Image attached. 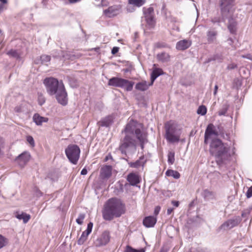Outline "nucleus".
Instances as JSON below:
<instances>
[{"label":"nucleus","mask_w":252,"mask_h":252,"mask_svg":"<svg viewBox=\"0 0 252 252\" xmlns=\"http://www.w3.org/2000/svg\"><path fill=\"white\" fill-rule=\"evenodd\" d=\"M172 204L175 207H178L179 205V203L178 201H172Z\"/></svg>","instance_id":"49"},{"label":"nucleus","mask_w":252,"mask_h":252,"mask_svg":"<svg viewBox=\"0 0 252 252\" xmlns=\"http://www.w3.org/2000/svg\"><path fill=\"white\" fill-rule=\"evenodd\" d=\"M120 8V5H113L109 7L107 9L104 10L103 12L105 14L110 13L112 14V16H115L117 14L116 12L119 11Z\"/></svg>","instance_id":"23"},{"label":"nucleus","mask_w":252,"mask_h":252,"mask_svg":"<svg viewBox=\"0 0 252 252\" xmlns=\"http://www.w3.org/2000/svg\"><path fill=\"white\" fill-rule=\"evenodd\" d=\"M146 2L145 0H128L129 4L136 6L137 7H140L144 5Z\"/></svg>","instance_id":"30"},{"label":"nucleus","mask_w":252,"mask_h":252,"mask_svg":"<svg viewBox=\"0 0 252 252\" xmlns=\"http://www.w3.org/2000/svg\"><path fill=\"white\" fill-rule=\"evenodd\" d=\"M160 207L159 206L156 207V208H155V210H154V215L156 216L158 214V213L160 211Z\"/></svg>","instance_id":"45"},{"label":"nucleus","mask_w":252,"mask_h":252,"mask_svg":"<svg viewBox=\"0 0 252 252\" xmlns=\"http://www.w3.org/2000/svg\"><path fill=\"white\" fill-rule=\"evenodd\" d=\"M191 42L189 40L184 39L178 41L176 44V48L179 50H185L190 47Z\"/></svg>","instance_id":"14"},{"label":"nucleus","mask_w":252,"mask_h":252,"mask_svg":"<svg viewBox=\"0 0 252 252\" xmlns=\"http://www.w3.org/2000/svg\"><path fill=\"white\" fill-rule=\"evenodd\" d=\"M80 0H69V2L73 3L79 1Z\"/></svg>","instance_id":"53"},{"label":"nucleus","mask_w":252,"mask_h":252,"mask_svg":"<svg viewBox=\"0 0 252 252\" xmlns=\"http://www.w3.org/2000/svg\"><path fill=\"white\" fill-rule=\"evenodd\" d=\"M229 148L218 138L213 139L210 143L209 152L214 156L217 161L224 162L230 157Z\"/></svg>","instance_id":"4"},{"label":"nucleus","mask_w":252,"mask_h":252,"mask_svg":"<svg viewBox=\"0 0 252 252\" xmlns=\"http://www.w3.org/2000/svg\"><path fill=\"white\" fill-rule=\"evenodd\" d=\"M8 243V239L3 235L0 234V249L6 246Z\"/></svg>","instance_id":"32"},{"label":"nucleus","mask_w":252,"mask_h":252,"mask_svg":"<svg viewBox=\"0 0 252 252\" xmlns=\"http://www.w3.org/2000/svg\"><path fill=\"white\" fill-rule=\"evenodd\" d=\"M127 180L131 186H136L140 182L139 176L136 173H131L127 176Z\"/></svg>","instance_id":"15"},{"label":"nucleus","mask_w":252,"mask_h":252,"mask_svg":"<svg viewBox=\"0 0 252 252\" xmlns=\"http://www.w3.org/2000/svg\"><path fill=\"white\" fill-rule=\"evenodd\" d=\"M38 102L40 105H42L45 102V98L41 93L38 94Z\"/></svg>","instance_id":"37"},{"label":"nucleus","mask_w":252,"mask_h":252,"mask_svg":"<svg viewBox=\"0 0 252 252\" xmlns=\"http://www.w3.org/2000/svg\"><path fill=\"white\" fill-rule=\"evenodd\" d=\"M150 83L148 84L146 81H143L136 84L135 89L140 91H145L147 90L150 86Z\"/></svg>","instance_id":"24"},{"label":"nucleus","mask_w":252,"mask_h":252,"mask_svg":"<svg viewBox=\"0 0 252 252\" xmlns=\"http://www.w3.org/2000/svg\"><path fill=\"white\" fill-rule=\"evenodd\" d=\"M7 54L12 57L15 58L16 59H18L20 58V54L16 50L11 49L10 51H8Z\"/></svg>","instance_id":"33"},{"label":"nucleus","mask_w":252,"mask_h":252,"mask_svg":"<svg viewBox=\"0 0 252 252\" xmlns=\"http://www.w3.org/2000/svg\"><path fill=\"white\" fill-rule=\"evenodd\" d=\"M226 111H227L226 108H223L219 112V115L220 116L225 115L226 113Z\"/></svg>","instance_id":"43"},{"label":"nucleus","mask_w":252,"mask_h":252,"mask_svg":"<svg viewBox=\"0 0 252 252\" xmlns=\"http://www.w3.org/2000/svg\"><path fill=\"white\" fill-rule=\"evenodd\" d=\"M51 60V58L49 56L46 55H43L40 56V60L41 63L44 64L49 62Z\"/></svg>","instance_id":"36"},{"label":"nucleus","mask_w":252,"mask_h":252,"mask_svg":"<svg viewBox=\"0 0 252 252\" xmlns=\"http://www.w3.org/2000/svg\"><path fill=\"white\" fill-rule=\"evenodd\" d=\"M66 157L73 164H76L79 158L80 150L76 145H69L65 150Z\"/></svg>","instance_id":"7"},{"label":"nucleus","mask_w":252,"mask_h":252,"mask_svg":"<svg viewBox=\"0 0 252 252\" xmlns=\"http://www.w3.org/2000/svg\"><path fill=\"white\" fill-rule=\"evenodd\" d=\"M104 1V0H101V4H102V5H104V4H103Z\"/></svg>","instance_id":"55"},{"label":"nucleus","mask_w":252,"mask_h":252,"mask_svg":"<svg viewBox=\"0 0 252 252\" xmlns=\"http://www.w3.org/2000/svg\"><path fill=\"white\" fill-rule=\"evenodd\" d=\"M239 223V219L237 218L229 220L223 224H222L219 228V230H228L232 228L237 226Z\"/></svg>","instance_id":"10"},{"label":"nucleus","mask_w":252,"mask_h":252,"mask_svg":"<svg viewBox=\"0 0 252 252\" xmlns=\"http://www.w3.org/2000/svg\"><path fill=\"white\" fill-rule=\"evenodd\" d=\"M157 222V219L153 216L146 217L143 220V224L147 227H153Z\"/></svg>","instance_id":"18"},{"label":"nucleus","mask_w":252,"mask_h":252,"mask_svg":"<svg viewBox=\"0 0 252 252\" xmlns=\"http://www.w3.org/2000/svg\"><path fill=\"white\" fill-rule=\"evenodd\" d=\"M218 132L216 130L214 126L210 124L208 126L205 132L204 142L207 143L208 139H213V136H218Z\"/></svg>","instance_id":"11"},{"label":"nucleus","mask_w":252,"mask_h":252,"mask_svg":"<svg viewBox=\"0 0 252 252\" xmlns=\"http://www.w3.org/2000/svg\"><path fill=\"white\" fill-rule=\"evenodd\" d=\"M16 217L19 220H23V222L26 223L30 219L31 216L30 215L23 213L22 214H18Z\"/></svg>","instance_id":"27"},{"label":"nucleus","mask_w":252,"mask_h":252,"mask_svg":"<svg viewBox=\"0 0 252 252\" xmlns=\"http://www.w3.org/2000/svg\"><path fill=\"white\" fill-rule=\"evenodd\" d=\"M164 8H165V6H164V5H162V10H164Z\"/></svg>","instance_id":"56"},{"label":"nucleus","mask_w":252,"mask_h":252,"mask_svg":"<svg viewBox=\"0 0 252 252\" xmlns=\"http://www.w3.org/2000/svg\"><path fill=\"white\" fill-rule=\"evenodd\" d=\"M112 166L105 165L101 168V176L103 178H109L112 175Z\"/></svg>","instance_id":"16"},{"label":"nucleus","mask_w":252,"mask_h":252,"mask_svg":"<svg viewBox=\"0 0 252 252\" xmlns=\"http://www.w3.org/2000/svg\"><path fill=\"white\" fill-rule=\"evenodd\" d=\"M175 153L173 152H169L168 154V162L169 163L172 164L175 160Z\"/></svg>","instance_id":"34"},{"label":"nucleus","mask_w":252,"mask_h":252,"mask_svg":"<svg viewBox=\"0 0 252 252\" xmlns=\"http://www.w3.org/2000/svg\"><path fill=\"white\" fill-rule=\"evenodd\" d=\"M134 82L119 77H112L108 81L109 86L125 89L126 91H131L133 89Z\"/></svg>","instance_id":"6"},{"label":"nucleus","mask_w":252,"mask_h":252,"mask_svg":"<svg viewBox=\"0 0 252 252\" xmlns=\"http://www.w3.org/2000/svg\"><path fill=\"white\" fill-rule=\"evenodd\" d=\"M33 121L37 126H41L43 123H47L48 119L46 117H42L36 113L33 116Z\"/></svg>","instance_id":"19"},{"label":"nucleus","mask_w":252,"mask_h":252,"mask_svg":"<svg viewBox=\"0 0 252 252\" xmlns=\"http://www.w3.org/2000/svg\"><path fill=\"white\" fill-rule=\"evenodd\" d=\"M227 42L229 45H232V44L233 43V40H232V38H229V39H228Z\"/></svg>","instance_id":"52"},{"label":"nucleus","mask_w":252,"mask_h":252,"mask_svg":"<svg viewBox=\"0 0 252 252\" xmlns=\"http://www.w3.org/2000/svg\"><path fill=\"white\" fill-rule=\"evenodd\" d=\"M0 1L2 4H6L7 2V0H0Z\"/></svg>","instance_id":"54"},{"label":"nucleus","mask_w":252,"mask_h":252,"mask_svg":"<svg viewBox=\"0 0 252 252\" xmlns=\"http://www.w3.org/2000/svg\"><path fill=\"white\" fill-rule=\"evenodd\" d=\"M207 112V108L204 105L200 106L197 111V113L198 114H200L201 115H204L206 114Z\"/></svg>","instance_id":"35"},{"label":"nucleus","mask_w":252,"mask_h":252,"mask_svg":"<svg viewBox=\"0 0 252 252\" xmlns=\"http://www.w3.org/2000/svg\"><path fill=\"white\" fill-rule=\"evenodd\" d=\"M174 209L169 208L167 210V214L168 215H169L171 214V213L173 211Z\"/></svg>","instance_id":"48"},{"label":"nucleus","mask_w":252,"mask_h":252,"mask_svg":"<svg viewBox=\"0 0 252 252\" xmlns=\"http://www.w3.org/2000/svg\"><path fill=\"white\" fill-rule=\"evenodd\" d=\"M44 84L47 93L51 95L55 94L59 103L63 105L67 104V93L62 81L59 82L56 78L50 77L44 79Z\"/></svg>","instance_id":"2"},{"label":"nucleus","mask_w":252,"mask_h":252,"mask_svg":"<svg viewBox=\"0 0 252 252\" xmlns=\"http://www.w3.org/2000/svg\"><path fill=\"white\" fill-rule=\"evenodd\" d=\"M3 140L2 138L0 137V154L1 153V149L3 147Z\"/></svg>","instance_id":"46"},{"label":"nucleus","mask_w":252,"mask_h":252,"mask_svg":"<svg viewBox=\"0 0 252 252\" xmlns=\"http://www.w3.org/2000/svg\"><path fill=\"white\" fill-rule=\"evenodd\" d=\"M143 12L144 16H153L154 12V9L152 6L148 7H144L143 8Z\"/></svg>","instance_id":"28"},{"label":"nucleus","mask_w":252,"mask_h":252,"mask_svg":"<svg viewBox=\"0 0 252 252\" xmlns=\"http://www.w3.org/2000/svg\"><path fill=\"white\" fill-rule=\"evenodd\" d=\"M89 234H90L87 233V231L86 230L84 231L82 233L80 238L78 240V244L79 245H82L84 243V242L87 240V237Z\"/></svg>","instance_id":"31"},{"label":"nucleus","mask_w":252,"mask_h":252,"mask_svg":"<svg viewBox=\"0 0 252 252\" xmlns=\"http://www.w3.org/2000/svg\"><path fill=\"white\" fill-rule=\"evenodd\" d=\"M119 48L118 47H114L111 51V53L113 55L116 54L119 51Z\"/></svg>","instance_id":"44"},{"label":"nucleus","mask_w":252,"mask_h":252,"mask_svg":"<svg viewBox=\"0 0 252 252\" xmlns=\"http://www.w3.org/2000/svg\"><path fill=\"white\" fill-rule=\"evenodd\" d=\"M30 154L28 152H24L16 158V161L21 166H24L30 159Z\"/></svg>","instance_id":"12"},{"label":"nucleus","mask_w":252,"mask_h":252,"mask_svg":"<svg viewBox=\"0 0 252 252\" xmlns=\"http://www.w3.org/2000/svg\"><path fill=\"white\" fill-rule=\"evenodd\" d=\"M105 160H108V157H106Z\"/></svg>","instance_id":"57"},{"label":"nucleus","mask_w":252,"mask_h":252,"mask_svg":"<svg viewBox=\"0 0 252 252\" xmlns=\"http://www.w3.org/2000/svg\"><path fill=\"white\" fill-rule=\"evenodd\" d=\"M246 196L249 198L252 196V186L249 188L246 193Z\"/></svg>","instance_id":"42"},{"label":"nucleus","mask_w":252,"mask_h":252,"mask_svg":"<svg viewBox=\"0 0 252 252\" xmlns=\"http://www.w3.org/2000/svg\"><path fill=\"white\" fill-rule=\"evenodd\" d=\"M217 34V32L215 30H210L207 32V38L209 43H213L216 41Z\"/></svg>","instance_id":"20"},{"label":"nucleus","mask_w":252,"mask_h":252,"mask_svg":"<svg viewBox=\"0 0 252 252\" xmlns=\"http://www.w3.org/2000/svg\"><path fill=\"white\" fill-rule=\"evenodd\" d=\"M146 162V159L145 157L144 156H142L135 162H129L128 164L131 167L138 168L141 166L143 167Z\"/></svg>","instance_id":"17"},{"label":"nucleus","mask_w":252,"mask_h":252,"mask_svg":"<svg viewBox=\"0 0 252 252\" xmlns=\"http://www.w3.org/2000/svg\"><path fill=\"white\" fill-rule=\"evenodd\" d=\"M237 23L233 17H228V29L230 32L234 34L236 31Z\"/></svg>","instance_id":"21"},{"label":"nucleus","mask_w":252,"mask_h":252,"mask_svg":"<svg viewBox=\"0 0 252 252\" xmlns=\"http://www.w3.org/2000/svg\"><path fill=\"white\" fill-rule=\"evenodd\" d=\"M27 141L32 147H33L34 146V141L32 136L29 135L27 136Z\"/></svg>","instance_id":"39"},{"label":"nucleus","mask_w":252,"mask_h":252,"mask_svg":"<svg viewBox=\"0 0 252 252\" xmlns=\"http://www.w3.org/2000/svg\"><path fill=\"white\" fill-rule=\"evenodd\" d=\"M113 122V117L112 116H108L100 121H98L97 123L99 126H105L108 127L110 126Z\"/></svg>","instance_id":"13"},{"label":"nucleus","mask_w":252,"mask_h":252,"mask_svg":"<svg viewBox=\"0 0 252 252\" xmlns=\"http://www.w3.org/2000/svg\"><path fill=\"white\" fill-rule=\"evenodd\" d=\"M125 252H144V251L142 250H136L131 248L129 246H127Z\"/></svg>","instance_id":"40"},{"label":"nucleus","mask_w":252,"mask_h":252,"mask_svg":"<svg viewBox=\"0 0 252 252\" xmlns=\"http://www.w3.org/2000/svg\"><path fill=\"white\" fill-rule=\"evenodd\" d=\"M85 217L84 214H80L78 218L76 219V221L79 224H82Z\"/></svg>","instance_id":"38"},{"label":"nucleus","mask_w":252,"mask_h":252,"mask_svg":"<svg viewBox=\"0 0 252 252\" xmlns=\"http://www.w3.org/2000/svg\"><path fill=\"white\" fill-rule=\"evenodd\" d=\"M166 175L168 176L173 177L175 179H179L180 177V174L178 171L173 170H168L166 171Z\"/></svg>","instance_id":"29"},{"label":"nucleus","mask_w":252,"mask_h":252,"mask_svg":"<svg viewBox=\"0 0 252 252\" xmlns=\"http://www.w3.org/2000/svg\"><path fill=\"white\" fill-rule=\"evenodd\" d=\"M5 9L4 5L0 3V13Z\"/></svg>","instance_id":"50"},{"label":"nucleus","mask_w":252,"mask_h":252,"mask_svg":"<svg viewBox=\"0 0 252 252\" xmlns=\"http://www.w3.org/2000/svg\"><path fill=\"white\" fill-rule=\"evenodd\" d=\"M144 18L146 22V26L148 28L151 29L154 27L156 21L153 17H144Z\"/></svg>","instance_id":"26"},{"label":"nucleus","mask_w":252,"mask_h":252,"mask_svg":"<svg viewBox=\"0 0 252 252\" xmlns=\"http://www.w3.org/2000/svg\"><path fill=\"white\" fill-rule=\"evenodd\" d=\"M235 0H221L220 7L223 15L230 13L234 6Z\"/></svg>","instance_id":"8"},{"label":"nucleus","mask_w":252,"mask_h":252,"mask_svg":"<svg viewBox=\"0 0 252 252\" xmlns=\"http://www.w3.org/2000/svg\"><path fill=\"white\" fill-rule=\"evenodd\" d=\"M218 86L216 85L215 86V90H214V95H216L217 93V91H218Z\"/></svg>","instance_id":"51"},{"label":"nucleus","mask_w":252,"mask_h":252,"mask_svg":"<svg viewBox=\"0 0 252 252\" xmlns=\"http://www.w3.org/2000/svg\"><path fill=\"white\" fill-rule=\"evenodd\" d=\"M157 57L158 60L162 62H167L169 61L170 59V56L165 52L159 53L157 55Z\"/></svg>","instance_id":"25"},{"label":"nucleus","mask_w":252,"mask_h":252,"mask_svg":"<svg viewBox=\"0 0 252 252\" xmlns=\"http://www.w3.org/2000/svg\"><path fill=\"white\" fill-rule=\"evenodd\" d=\"M110 239V235L109 231H105L94 241L96 247H101L108 244Z\"/></svg>","instance_id":"9"},{"label":"nucleus","mask_w":252,"mask_h":252,"mask_svg":"<svg viewBox=\"0 0 252 252\" xmlns=\"http://www.w3.org/2000/svg\"><path fill=\"white\" fill-rule=\"evenodd\" d=\"M124 212V206L121 201L116 198H111L105 204L102 216L105 220H111L114 217H120Z\"/></svg>","instance_id":"3"},{"label":"nucleus","mask_w":252,"mask_h":252,"mask_svg":"<svg viewBox=\"0 0 252 252\" xmlns=\"http://www.w3.org/2000/svg\"><path fill=\"white\" fill-rule=\"evenodd\" d=\"M162 74L163 72L161 68L155 67L151 74V82L150 83V85H153L155 79Z\"/></svg>","instance_id":"22"},{"label":"nucleus","mask_w":252,"mask_h":252,"mask_svg":"<svg viewBox=\"0 0 252 252\" xmlns=\"http://www.w3.org/2000/svg\"><path fill=\"white\" fill-rule=\"evenodd\" d=\"M165 129V137L168 142L174 143L178 142L179 141L181 129L176 123L173 121L166 123Z\"/></svg>","instance_id":"5"},{"label":"nucleus","mask_w":252,"mask_h":252,"mask_svg":"<svg viewBox=\"0 0 252 252\" xmlns=\"http://www.w3.org/2000/svg\"><path fill=\"white\" fill-rule=\"evenodd\" d=\"M142 128L141 124L132 120L126 125L125 129L126 136L119 147L122 154L126 155L127 153H131L136 151V140L134 136L140 142L141 148H144V144L147 142V134L141 130Z\"/></svg>","instance_id":"1"},{"label":"nucleus","mask_w":252,"mask_h":252,"mask_svg":"<svg viewBox=\"0 0 252 252\" xmlns=\"http://www.w3.org/2000/svg\"><path fill=\"white\" fill-rule=\"evenodd\" d=\"M81 175H85L87 174V170L86 168H83L81 172Z\"/></svg>","instance_id":"47"},{"label":"nucleus","mask_w":252,"mask_h":252,"mask_svg":"<svg viewBox=\"0 0 252 252\" xmlns=\"http://www.w3.org/2000/svg\"><path fill=\"white\" fill-rule=\"evenodd\" d=\"M93 226V223L91 222L88 224L87 228L86 230L87 231V233L90 234L92 232Z\"/></svg>","instance_id":"41"}]
</instances>
